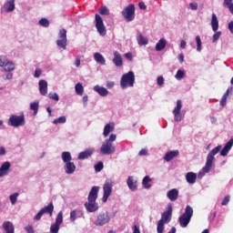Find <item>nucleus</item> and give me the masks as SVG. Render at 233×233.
I'll use <instances>...</instances> for the list:
<instances>
[{
    "label": "nucleus",
    "mask_w": 233,
    "mask_h": 233,
    "mask_svg": "<svg viewBox=\"0 0 233 233\" xmlns=\"http://www.w3.org/2000/svg\"><path fill=\"white\" fill-rule=\"evenodd\" d=\"M126 59H128V61L132 62L134 59V56H132V53L128 52L125 54Z\"/></svg>",
    "instance_id": "13d9d810"
},
{
    "label": "nucleus",
    "mask_w": 233,
    "mask_h": 233,
    "mask_svg": "<svg viewBox=\"0 0 233 233\" xmlns=\"http://www.w3.org/2000/svg\"><path fill=\"white\" fill-rule=\"evenodd\" d=\"M157 85L158 86H163V85H165V78H163V76H158L157 78Z\"/></svg>",
    "instance_id": "603ef678"
},
{
    "label": "nucleus",
    "mask_w": 233,
    "mask_h": 233,
    "mask_svg": "<svg viewBox=\"0 0 233 233\" xmlns=\"http://www.w3.org/2000/svg\"><path fill=\"white\" fill-rule=\"evenodd\" d=\"M75 90H76V93L77 94V96H83V94L85 92V88L83 87V84L82 83H77L75 86Z\"/></svg>",
    "instance_id": "f704fd0d"
},
{
    "label": "nucleus",
    "mask_w": 233,
    "mask_h": 233,
    "mask_svg": "<svg viewBox=\"0 0 233 233\" xmlns=\"http://www.w3.org/2000/svg\"><path fill=\"white\" fill-rule=\"evenodd\" d=\"M83 216V212L79 209H74L73 211L70 212V221L71 223H74L77 218H81Z\"/></svg>",
    "instance_id": "412c9836"
},
{
    "label": "nucleus",
    "mask_w": 233,
    "mask_h": 233,
    "mask_svg": "<svg viewBox=\"0 0 233 233\" xmlns=\"http://www.w3.org/2000/svg\"><path fill=\"white\" fill-rule=\"evenodd\" d=\"M166 46H167V40H165V38H161L156 45V50L157 52H161V50H165Z\"/></svg>",
    "instance_id": "c756f323"
},
{
    "label": "nucleus",
    "mask_w": 233,
    "mask_h": 233,
    "mask_svg": "<svg viewBox=\"0 0 233 233\" xmlns=\"http://www.w3.org/2000/svg\"><path fill=\"white\" fill-rule=\"evenodd\" d=\"M103 162H98L96 165H95V170L96 172H101L103 170Z\"/></svg>",
    "instance_id": "8fccbe9b"
},
{
    "label": "nucleus",
    "mask_w": 233,
    "mask_h": 233,
    "mask_svg": "<svg viewBox=\"0 0 233 233\" xmlns=\"http://www.w3.org/2000/svg\"><path fill=\"white\" fill-rule=\"evenodd\" d=\"M232 146H233V138H231L229 141H228L223 148H222L221 145L213 148L208 154L207 162H206L205 167L202 168V172H204V174H208V172H210V170L212 168V165L214 164V159H215L214 156H216L217 154H219V152H220V156L225 157V156H228V152H230Z\"/></svg>",
    "instance_id": "f257e3e1"
},
{
    "label": "nucleus",
    "mask_w": 233,
    "mask_h": 233,
    "mask_svg": "<svg viewBox=\"0 0 233 233\" xmlns=\"http://www.w3.org/2000/svg\"><path fill=\"white\" fill-rule=\"evenodd\" d=\"M44 214H48L49 218H52L54 214V203L50 202L47 206L40 209Z\"/></svg>",
    "instance_id": "aec40b11"
},
{
    "label": "nucleus",
    "mask_w": 233,
    "mask_h": 233,
    "mask_svg": "<svg viewBox=\"0 0 233 233\" xmlns=\"http://www.w3.org/2000/svg\"><path fill=\"white\" fill-rule=\"evenodd\" d=\"M211 26L213 32H218L219 28V21H218V16L216 15V14H212Z\"/></svg>",
    "instance_id": "a878e982"
},
{
    "label": "nucleus",
    "mask_w": 233,
    "mask_h": 233,
    "mask_svg": "<svg viewBox=\"0 0 233 233\" xmlns=\"http://www.w3.org/2000/svg\"><path fill=\"white\" fill-rule=\"evenodd\" d=\"M25 114H21L20 116L11 115L7 122L9 127H14L15 128L25 127Z\"/></svg>",
    "instance_id": "39448f33"
},
{
    "label": "nucleus",
    "mask_w": 233,
    "mask_h": 233,
    "mask_svg": "<svg viewBox=\"0 0 233 233\" xmlns=\"http://www.w3.org/2000/svg\"><path fill=\"white\" fill-rule=\"evenodd\" d=\"M4 70L5 72H12V71L15 70V64H14L13 62H10V61L5 62V64L4 66Z\"/></svg>",
    "instance_id": "2f4dec72"
},
{
    "label": "nucleus",
    "mask_w": 233,
    "mask_h": 233,
    "mask_svg": "<svg viewBox=\"0 0 233 233\" xmlns=\"http://www.w3.org/2000/svg\"><path fill=\"white\" fill-rule=\"evenodd\" d=\"M138 6H139L140 10H147V5H145V2H140L138 4Z\"/></svg>",
    "instance_id": "e2e57ef3"
},
{
    "label": "nucleus",
    "mask_w": 233,
    "mask_h": 233,
    "mask_svg": "<svg viewBox=\"0 0 233 233\" xmlns=\"http://www.w3.org/2000/svg\"><path fill=\"white\" fill-rule=\"evenodd\" d=\"M192 216H194V209L192 207L187 206L185 212L178 218L179 225L182 228H187V227H188V223H190Z\"/></svg>",
    "instance_id": "7ed1b4c3"
},
{
    "label": "nucleus",
    "mask_w": 233,
    "mask_h": 233,
    "mask_svg": "<svg viewBox=\"0 0 233 233\" xmlns=\"http://www.w3.org/2000/svg\"><path fill=\"white\" fill-rule=\"evenodd\" d=\"M113 63L116 66H123V57H121V54L119 52H114Z\"/></svg>",
    "instance_id": "6ab92c4d"
},
{
    "label": "nucleus",
    "mask_w": 233,
    "mask_h": 233,
    "mask_svg": "<svg viewBox=\"0 0 233 233\" xmlns=\"http://www.w3.org/2000/svg\"><path fill=\"white\" fill-rule=\"evenodd\" d=\"M104 195L102 198L103 203H106L108 201V198H110V194H112V182L106 181L103 187Z\"/></svg>",
    "instance_id": "f8f14e48"
},
{
    "label": "nucleus",
    "mask_w": 233,
    "mask_h": 233,
    "mask_svg": "<svg viewBox=\"0 0 233 233\" xmlns=\"http://www.w3.org/2000/svg\"><path fill=\"white\" fill-rule=\"evenodd\" d=\"M163 230H165V223H163V220H158V224L157 227V232L163 233Z\"/></svg>",
    "instance_id": "79ce46f5"
},
{
    "label": "nucleus",
    "mask_w": 233,
    "mask_h": 233,
    "mask_svg": "<svg viewBox=\"0 0 233 233\" xmlns=\"http://www.w3.org/2000/svg\"><path fill=\"white\" fill-rule=\"evenodd\" d=\"M228 201H230V196L228 195L221 201L222 207H225V205H228Z\"/></svg>",
    "instance_id": "6e6d98bb"
},
{
    "label": "nucleus",
    "mask_w": 233,
    "mask_h": 233,
    "mask_svg": "<svg viewBox=\"0 0 233 233\" xmlns=\"http://www.w3.org/2000/svg\"><path fill=\"white\" fill-rule=\"evenodd\" d=\"M97 194H99V187L94 186L87 197V202L85 203L87 212H97L99 206L97 205Z\"/></svg>",
    "instance_id": "f03ea898"
},
{
    "label": "nucleus",
    "mask_w": 233,
    "mask_h": 233,
    "mask_svg": "<svg viewBox=\"0 0 233 233\" xmlns=\"http://www.w3.org/2000/svg\"><path fill=\"white\" fill-rule=\"evenodd\" d=\"M62 160L64 163H70L72 161V155L68 151L62 152Z\"/></svg>",
    "instance_id": "7c9ffc66"
},
{
    "label": "nucleus",
    "mask_w": 233,
    "mask_h": 233,
    "mask_svg": "<svg viewBox=\"0 0 233 233\" xmlns=\"http://www.w3.org/2000/svg\"><path fill=\"white\" fill-rule=\"evenodd\" d=\"M18 196H19V193H14L13 195L10 196V201L12 205H15V203H17Z\"/></svg>",
    "instance_id": "49530a36"
},
{
    "label": "nucleus",
    "mask_w": 233,
    "mask_h": 233,
    "mask_svg": "<svg viewBox=\"0 0 233 233\" xmlns=\"http://www.w3.org/2000/svg\"><path fill=\"white\" fill-rule=\"evenodd\" d=\"M95 19H96V28L98 34H100V35H106V27H105V24L103 23V18L101 17V15L96 14L95 15Z\"/></svg>",
    "instance_id": "9b49d317"
},
{
    "label": "nucleus",
    "mask_w": 233,
    "mask_h": 233,
    "mask_svg": "<svg viewBox=\"0 0 233 233\" xmlns=\"http://www.w3.org/2000/svg\"><path fill=\"white\" fill-rule=\"evenodd\" d=\"M228 30L231 34H233V21L228 23Z\"/></svg>",
    "instance_id": "338daca9"
},
{
    "label": "nucleus",
    "mask_w": 233,
    "mask_h": 233,
    "mask_svg": "<svg viewBox=\"0 0 233 233\" xmlns=\"http://www.w3.org/2000/svg\"><path fill=\"white\" fill-rule=\"evenodd\" d=\"M148 154V151L147 149H141L138 153V156H147Z\"/></svg>",
    "instance_id": "69168bd1"
},
{
    "label": "nucleus",
    "mask_w": 233,
    "mask_h": 233,
    "mask_svg": "<svg viewBox=\"0 0 233 233\" xmlns=\"http://www.w3.org/2000/svg\"><path fill=\"white\" fill-rule=\"evenodd\" d=\"M196 41H197V51L201 52V37L199 35H197Z\"/></svg>",
    "instance_id": "de8ad7c7"
},
{
    "label": "nucleus",
    "mask_w": 233,
    "mask_h": 233,
    "mask_svg": "<svg viewBox=\"0 0 233 233\" xmlns=\"http://www.w3.org/2000/svg\"><path fill=\"white\" fill-rule=\"evenodd\" d=\"M54 125L66 123V116H59L53 121Z\"/></svg>",
    "instance_id": "37998d69"
},
{
    "label": "nucleus",
    "mask_w": 233,
    "mask_h": 233,
    "mask_svg": "<svg viewBox=\"0 0 233 233\" xmlns=\"http://www.w3.org/2000/svg\"><path fill=\"white\" fill-rule=\"evenodd\" d=\"M227 97H228V90L223 95L220 100V106H225L227 105Z\"/></svg>",
    "instance_id": "a18cd8bd"
},
{
    "label": "nucleus",
    "mask_w": 233,
    "mask_h": 233,
    "mask_svg": "<svg viewBox=\"0 0 233 233\" xmlns=\"http://www.w3.org/2000/svg\"><path fill=\"white\" fill-rule=\"evenodd\" d=\"M94 90L102 97H106V96H108V90L103 86H95Z\"/></svg>",
    "instance_id": "5701e85b"
},
{
    "label": "nucleus",
    "mask_w": 233,
    "mask_h": 233,
    "mask_svg": "<svg viewBox=\"0 0 233 233\" xmlns=\"http://www.w3.org/2000/svg\"><path fill=\"white\" fill-rule=\"evenodd\" d=\"M138 45H148V39L147 37L143 36V35H139L137 38Z\"/></svg>",
    "instance_id": "c9c22d12"
},
{
    "label": "nucleus",
    "mask_w": 233,
    "mask_h": 233,
    "mask_svg": "<svg viewBox=\"0 0 233 233\" xmlns=\"http://www.w3.org/2000/svg\"><path fill=\"white\" fill-rule=\"evenodd\" d=\"M61 225H63V211H60L57 214L55 223L50 226V232L59 233V228H61Z\"/></svg>",
    "instance_id": "9d476101"
},
{
    "label": "nucleus",
    "mask_w": 233,
    "mask_h": 233,
    "mask_svg": "<svg viewBox=\"0 0 233 233\" xmlns=\"http://www.w3.org/2000/svg\"><path fill=\"white\" fill-rule=\"evenodd\" d=\"M114 152H116V146L106 140L100 147V153L103 154V156H110L114 154Z\"/></svg>",
    "instance_id": "1a4fd4ad"
},
{
    "label": "nucleus",
    "mask_w": 233,
    "mask_h": 233,
    "mask_svg": "<svg viewBox=\"0 0 233 233\" xmlns=\"http://www.w3.org/2000/svg\"><path fill=\"white\" fill-rule=\"evenodd\" d=\"M134 83H136V76L132 71L124 74L120 79V86L123 89L128 88V86H134Z\"/></svg>",
    "instance_id": "20e7f679"
},
{
    "label": "nucleus",
    "mask_w": 233,
    "mask_h": 233,
    "mask_svg": "<svg viewBox=\"0 0 233 233\" xmlns=\"http://www.w3.org/2000/svg\"><path fill=\"white\" fill-rule=\"evenodd\" d=\"M110 132H114V123H109L105 126L103 132L104 137H108Z\"/></svg>",
    "instance_id": "cd10ccee"
},
{
    "label": "nucleus",
    "mask_w": 233,
    "mask_h": 233,
    "mask_svg": "<svg viewBox=\"0 0 233 233\" xmlns=\"http://www.w3.org/2000/svg\"><path fill=\"white\" fill-rule=\"evenodd\" d=\"M41 74H43V71L39 68L35 69L34 77H41Z\"/></svg>",
    "instance_id": "bf43d9fd"
},
{
    "label": "nucleus",
    "mask_w": 233,
    "mask_h": 233,
    "mask_svg": "<svg viewBox=\"0 0 233 233\" xmlns=\"http://www.w3.org/2000/svg\"><path fill=\"white\" fill-rule=\"evenodd\" d=\"M94 59L96 63H99V65H105L106 63L105 57L100 53H95Z\"/></svg>",
    "instance_id": "473e14b6"
},
{
    "label": "nucleus",
    "mask_w": 233,
    "mask_h": 233,
    "mask_svg": "<svg viewBox=\"0 0 233 233\" xmlns=\"http://www.w3.org/2000/svg\"><path fill=\"white\" fill-rule=\"evenodd\" d=\"M3 228H4V230H5V233H14L15 232L14 224L10 221H5L3 223Z\"/></svg>",
    "instance_id": "b1692460"
},
{
    "label": "nucleus",
    "mask_w": 233,
    "mask_h": 233,
    "mask_svg": "<svg viewBox=\"0 0 233 233\" xmlns=\"http://www.w3.org/2000/svg\"><path fill=\"white\" fill-rule=\"evenodd\" d=\"M30 108L34 112V116H35L39 110V102H33L30 104Z\"/></svg>",
    "instance_id": "4c0bfd02"
},
{
    "label": "nucleus",
    "mask_w": 233,
    "mask_h": 233,
    "mask_svg": "<svg viewBox=\"0 0 233 233\" xmlns=\"http://www.w3.org/2000/svg\"><path fill=\"white\" fill-rule=\"evenodd\" d=\"M75 66H76V68H79L81 66V59L79 57L76 58Z\"/></svg>",
    "instance_id": "680f3d73"
},
{
    "label": "nucleus",
    "mask_w": 233,
    "mask_h": 233,
    "mask_svg": "<svg viewBox=\"0 0 233 233\" xmlns=\"http://www.w3.org/2000/svg\"><path fill=\"white\" fill-rule=\"evenodd\" d=\"M38 85L41 96H46V94H48V83L46 80H40Z\"/></svg>",
    "instance_id": "dca6fc26"
},
{
    "label": "nucleus",
    "mask_w": 233,
    "mask_h": 233,
    "mask_svg": "<svg viewBox=\"0 0 233 233\" xmlns=\"http://www.w3.org/2000/svg\"><path fill=\"white\" fill-rule=\"evenodd\" d=\"M94 154V148H87L78 154V159H88Z\"/></svg>",
    "instance_id": "a211bd4d"
},
{
    "label": "nucleus",
    "mask_w": 233,
    "mask_h": 233,
    "mask_svg": "<svg viewBox=\"0 0 233 233\" xmlns=\"http://www.w3.org/2000/svg\"><path fill=\"white\" fill-rule=\"evenodd\" d=\"M196 179H198V174L194 172L187 173L186 181H187L189 185H194V183H196Z\"/></svg>",
    "instance_id": "4be33fe9"
},
{
    "label": "nucleus",
    "mask_w": 233,
    "mask_h": 233,
    "mask_svg": "<svg viewBox=\"0 0 233 233\" xmlns=\"http://www.w3.org/2000/svg\"><path fill=\"white\" fill-rule=\"evenodd\" d=\"M172 219V206L168 207V209L162 213L161 218L159 221H163V223H170Z\"/></svg>",
    "instance_id": "4468645a"
},
{
    "label": "nucleus",
    "mask_w": 233,
    "mask_h": 233,
    "mask_svg": "<svg viewBox=\"0 0 233 233\" xmlns=\"http://www.w3.org/2000/svg\"><path fill=\"white\" fill-rule=\"evenodd\" d=\"M150 181H152V179H150V177L146 176L142 180V185L144 186V187L150 188L152 187V185L149 184Z\"/></svg>",
    "instance_id": "e433bc0d"
},
{
    "label": "nucleus",
    "mask_w": 233,
    "mask_h": 233,
    "mask_svg": "<svg viewBox=\"0 0 233 233\" xmlns=\"http://www.w3.org/2000/svg\"><path fill=\"white\" fill-rule=\"evenodd\" d=\"M112 218L108 212H101L96 216V218L94 221L96 227H104V225H108Z\"/></svg>",
    "instance_id": "0eeeda50"
},
{
    "label": "nucleus",
    "mask_w": 233,
    "mask_h": 233,
    "mask_svg": "<svg viewBox=\"0 0 233 233\" xmlns=\"http://www.w3.org/2000/svg\"><path fill=\"white\" fill-rule=\"evenodd\" d=\"M127 187L130 190H137V181H136L132 177H128Z\"/></svg>",
    "instance_id": "bb28decb"
},
{
    "label": "nucleus",
    "mask_w": 233,
    "mask_h": 233,
    "mask_svg": "<svg viewBox=\"0 0 233 233\" xmlns=\"http://www.w3.org/2000/svg\"><path fill=\"white\" fill-rule=\"evenodd\" d=\"M98 12L101 15H110V11H108V8L106 6H101L98 9Z\"/></svg>",
    "instance_id": "ea45409f"
},
{
    "label": "nucleus",
    "mask_w": 233,
    "mask_h": 233,
    "mask_svg": "<svg viewBox=\"0 0 233 233\" xmlns=\"http://www.w3.org/2000/svg\"><path fill=\"white\" fill-rule=\"evenodd\" d=\"M122 16L127 23H130V21H134V19L136 18V5H134V4L128 5L122 11Z\"/></svg>",
    "instance_id": "423d86ee"
},
{
    "label": "nucleus",
    "mask_w": 233,
    "mask_h": 233,
    "mask_svg": "<svg viewBox=\"0 0 233 233\" xmlns=\"http://www.w3.org/2000/svg\"><path fill=\"white\" fill-rule=\"evenodd\" d=\"M223 5L227 6V8H228L229 12L231 14H233V3H232V0H224Z\"/></svg>",
    "instance_id": "58836bf2"
},
{
    "label": "nucleus",
    "mask_w": 233,
    "mask_h": 233,
    "mask_svg": "<svg viewBox=\"0 0 233 233\" xmlns=\"http://www.w3.org/2000/svg\"><path fill=\"white\" fill-rule=\"evenodd\" d=\"M39 25L45 28H48V26H50V21H48L46 18H41L39 20Z\"/></svg>",
    "instance_id": "a19ab883"
},
{
    "label": "nucleus",
    "mask_w": 233,
    "mask_h": 233,
    "mask_svg": "<svg viewBox=\"0 0 233 233\" xmlns=\"http://www.w3.org/2000/svg\"><path fill=\"white\" fill-rule=\"evenodd\" d=\"M25 230L27 233H35V230L34 229V227H32V225L25 226Z\"/></svg>",
    "instance_id": "5fc2aeb1"
},
{
    "label": "nucleus",
    "mask_w": 233,
    "mask_h": 233,
    "mask_svg": "<svg viewBox=\"0 0 233 233\" xmlns=\"http://www.w3.org/2000/svg\"><path fill=\"white\" fill-rule=\"evenodd\" d=\"M177 156H179V150L168 151L164 156V160L167 162L172 161V159H174V157H177Z\"/></svg>",
    "instance_id": "f3484780"
},
{
    "label": "nucleus",
    "mask_w": 233,
    "mask_h": 233,
    "mask_svg": "<svg viewBox=\"0 0 233 233\" xmlns=\"http://www.w3.org/2000/svg\"><path fill=\"white\" fill-rule=\"evenodd\" d=\"M43 215H45V213H43V211L40 209V211L34 217V220L35 221L41 220V218H43Z\"/></svg>",
    "instance_id": "864d4df0"
},
{
    "label": "nucleus",
    "mask_w": 233,
    "mask_h": 233,
    "mask_svg": "<svg viewBox=\"0 0 233 233\" xmlns=\"http://www.w3.org/2000/svg\"><path fill=\"white\" fill-rule=\"evenodd\" d=\"M181 108H183V102L181 100L177 101V106L173 110L174 119L177 123H179L183 117L181 116Z\"/></svg>",
    "instance_id": "ddd939ff"
},
{
    "label": "nucleus",
    "mask_w": 233,
    "mask_h": 233,
    "mask_svg": "<svg viewBox=\"0 0 233 233\" xmlns=\"http://www.w3.org/2000/svg\"><path fill=\"white\" fill-rule=\"evenodd\" d=\"M48 97L49 99H53V101H59V96L57 93H49Z\"/></svg>",
    "instance_id": "09e8293b"
},
{
    "label": "nucleus",
    "mask_w": 233,
    "mask_h": 233,
    "mask_svg": "<svg viewBox=\"0 0 233 233\" xmlns=\"http://www.w3.org/2000/svg\"><path fill=\"white\" fill-rule=\"evenodd\" d=\"M5 6L6 12H14V10H15V0H9Z\"/></svg>",
    "instance_id": "72a5a7b5"
},
{
    "label": "nucleus",
    "mask_w": 233,
    "mask_h": 233,
    "mask_svg": "<svg viewBox=\"0 0 233 233\" xmlns=\"http://www.w3.org/2000/svg\"><path fill=\"white\" fill-rule=\"evenodd\" d=\"M67 43L66 29H60L58 33V39L56 40V46L63 50H66Z\"/></svg>",
    "instance_id": "6e6552de"
},
{
    "label": "nucleus",
    "mask_w": 233,
    "mask_h": 233,
    "mask_svg": "<svg viewBox=\"0 0 233 233\" xmlns=\"http://www.w3.org/2000/svg\"><path fill=\"white\" fill-rule=\"evenodd\" d=\"M116 137H117L116 135L111 134L110 137H109V139H106V141L109 142V143H114V141H116Z\"/></svg>",
    "instance_id": "4d7b16f0"
},
{
    "label": "nucleus",
    "mask_w": 233,
    "mask_h": 233,
    "mask_svg": "<svg viewBox=\"0 0 233 233\" xmlns=\"http://www.w3.org/2000/svg\"><path fill=\"white\" fill-rule=\"evenodd\" d=\"M221 37V31H216L215 34L213 35V43H216Z\"/></svg>",
    "instance_id": "3c124183"
},
{
    "label": "nucleus",
    "mask_w": 233,
    "mask_h": 233,
    "mask_svg": "<svg viewBox=\"0 0 233 233\" xmlns=\"http://www.w3.org/2000/svg\"><path fill=\"white\" fill-rule=\"evenodd\" d=\"M6 57L5 56H0V66H5V63H6Z\"/></svg>",
    "instance_id": "052dcab7"
},
{
    "label": "nucleus",
    "mask_w": 233,
    "mask_h": 233,
    "mask_svg": "<svg viewBox=\"0 0 233 233\" xmlns=\"http://www.w3.org/2000/svg\"><path fill=\"white\" fill-rule=\"evenodd\" d=\"M133 233H141V231L139 230V228L137 225L134 226Z\"/></svg>",
    "instance_id": "774afa93"
},
{
    "label": "nucleus",
    "mask_w": 233,
    "mask_h": 233,
    "mask_svg": "<svg viewBox=\"0 0 233 233\" xmlns=\"http://www.w3.org/2000/svg\"><path fill=\"white\" fill-rule=\"evenodd\" d=\"M176 79L181 80L183 79V77H185V71L178 69L176 76H175Z\"/></svg>",
    "instance_id": "c03bdc74"
},
{
    "label": "nucleus",
    "mask_w": 233,
    "mask_h": 233,
    "mask_svg": "<svg viewBox=\"0 0 233 233\" xmlns=\"http://www.w3.org/2000/svg\"><path fill=\"white\" fill-rule=\"evenodd\" d=\"M167 198L169 201H177L179 198V190L177 188H173L167 193Z\"/></svg>",
    "instance_id": "2eb2a0df"
},
{
    "label": "nucleus",
    "mask_w": 233,
    "mask_h": 233,
    "mask_svg": "<svg viewBox=\"0 0 233 233\" xmlns=\"http://www.w3.org/2000/svg\"><path fill=\"white\" fill-rule=\"evenodd\" d=\"M65 172L66 174H74L76 172V164L74 162H67L65 165Z\"/></svg>",
    "instance_id": "393cba45"
},
{
    "label": "nucleus",
    "mask_w": 233,
    "mask_h": 233,
    "mask_svg": "<svg viewBox=\"0 0 233 233\" xmlns=\"http://www.w3.org/2000/svg\"><path fill=\"white\" fill-rule=\"evenodd\" d=\"M189 6L191 10H198V4L197 3H190Z\"/></svg>",
    "instance_id": "0e129e2a"
},
{
    "label": "nucleus",
    "mask_w": 233,
    "mask_h": 233,
    "mask_svg": "<svg viewBox=\"0 0 233 233\" xmlns=\"http://www.w3.org/2000/svg\"><path fill=\"white\" fill-rule=\"evenodd\" d=\"M10 169V162H5L0 167V177L6 176V172Z\"/></svg>",
    "instance_id": "c85d7f7f"
}]
</instances>
